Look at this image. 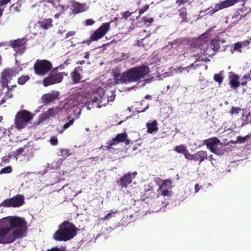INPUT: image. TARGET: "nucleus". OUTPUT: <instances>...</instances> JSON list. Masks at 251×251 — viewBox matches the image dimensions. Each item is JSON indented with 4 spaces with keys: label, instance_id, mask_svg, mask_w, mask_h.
I'll return each instance as SVG.
<instances>
[{
    "label": "nucleus",
    "instance_id": "58836bf2",
    "mask_svg": "<svg viewBox=\"0 0 251 251\" xmlns=\"http://www.w3.org/2000/svg\"><path fill=\"white\" fill-rule=\"evenodd\" d=\"M214 79L216 82H218L220 84L223 82V77L221 75L216 74L214 76Z\"/></svg>",
    "mask_w": 251,
    "mask_h": 251
},
{
    "label": "nucleus",
    "instance_id": "bb28decb",
    "mask_svg": "<svg viewBox=\"0 0 251 251\" xmlns=\"http://www.w3.org/2000/svg\"><path fill=\"white\" fill-rule=\"evenodd\" d=\"M27 231L28 228L18 227V234H17V239H22L24 237H26L27 234Z\"/></svg>",
    "mask_w": 251,
    "mask_h": 251
},
{
    "label": "nucleus",
    "instance_id": "a18cd8bd",
    "mask_svg": "<svg viewBox=\"0 0 251 251\" xmlns=\"http://www.w3.org/2000/svg\"><path fill=\"white\" fill-rule=\"evenodd\" d=\"M50 142L52 145H56L58 144L57 138L55 136H52L50 139Z\"/></svg>",
    "mask_w": 251,
    "mask_h": 251
},
{
    "label": "nucleus",
    "instance_id": "f8f14e48",
    "mask_svg": "<svg viewBox=\"0 0 251 251\" xmlns=\"http://www.w3.org/2000/svg\"><path fill=\"white\" fill-rule=\"evenodd\" d=\"M15 71L14 69H6L4 70L1 74V81L3 84H7L12 77L14 76Z\"/></svg>",
    "mask_w": 251,
    "mask_h": 251
},
{
    "label": "nucleus",
    "instance_id": "1a4fd4ad",
    "mask_svg": "<svg viewBox=\"0 0 251 251\" xmlns=\"http://www.w3.org/2000/svg\"><path fill=\"white\" fill-rule=\"evenodd\" d=\"M98 93L101 94V96H100V103H98V107L99 108L101 107L102 106H105L106 103L109 101H113L116 97V95L112 92H109L110 95L107 94V93L104 91L103 89L99 88L97 90Z\"/></svg>",
    "mask_w": 251,
    "mask_h": 251
},
{
    "label": "nucleus",
    "instance_id": "bf43d9fd",
    "mask_svg": "<svg viewBox=\"0 0 251 251\" xmlns=\"http://www.w3.org/2000/svg\"><path fill=\"white\" fill-rule=\"evenodd\" d=\"M248 136H246V137H241V136H238L237 137V139L238 141L241 142H244L247 138Z\"/></svg>",
    "mask_w": 251,
    "mask_h": 251
},
{
    "label": "nucleus",
    "instance_id": "9b49d317",
    "mask_svg": "<svg viewBox=\"0 0 251 251\" xmlns=\"http://www.w3.org/2000/svg\"><path fill=\"white\" fill-rule=\"evenodd\" d=\"M127 71L121 74L119 71L115 70L112 73V75L114 77V82L116 84L125 83L128 82Z\"/></svg>",
    "mask_w": 251,
    "mask_h": 251
},
{
    "label": "nucleus",
    "instance_id": "4be33fe9",
    "mask_svg": "<svg viewBox=\"0 0 251 251\" xmlns=\"http://www.w3.org/2000/svg\"><path fill=\"white\" fill-rule=\"evenodd\" d=\"M147 131L149 133H152L156 132L158 130L157 127V122L156 120L153 121L152 122H148L147 125Z\"/></svg>",
    "mask_w": 251,
    "mask_h": 251
},
{
    "label": "nucleus",
    "instance_id": "a878e982",
    "mask_svg": "<svg viewBox=\"0 0 251 251\" xmlns=\"http://www.w3.org/2000/svg\"><path fill=\"white\" fill-rule=\"evenodd\" d=\"M28 228L27 222L24 218L17 216V228Z\"/></svg>",
    "mask_w": 251,
    "mask_h": 251
},
{
    "label": "nucleus",
    "instance_id": "0e129e2a",
    "mask_svg": "<svg viewBox=\"0 0 251 251\" xmlns=\"http://www.w3.org/2000/svg\"><path fill=\"white\" fill-rule=\"evenodd\" d=\"M24 150L22 148H20L17 150V156L23 151Z\"/></svg>",
    "mask_w": 251,
    "mask_h": 251
},
{
    "label": "nucleus",
    "instance_id": "864d4df0",
    "mask_svg": "<svg viewBox=\"0 0 251 251\" xmlns=\"http://www.w3.org/2000/svg\"><path fill=\"white\" fill-rule=\"evenodd\" d=\"M60 153L62 156H68L69 151L66 149H62L60 150Z\"/></svg>",
    "mask_w": 251,
    "mask_h": 251
},
{
    "label": "nucleus",
    "instance_id": "412c9836",
    "mask_svg": "<svg viewBox=\"0 0 251 251\" xmlns=\"http://www.w3.org/2000/svg\"><path fill=\"white\" fill-rule=\"evenodd\" d=\"M220 39L219 37L212 39L209 44L210 48L214 51H218L220 48Z\"/></svg>",
    "mask_w": 251,
    "mask_h": 251
},
{
    "label": "nucleus",
    "instance_id": "f257e3e1",
    "mask_svg": "<svg viewBox=\"0 0 251 251\" xmlns=\"http://www.w3.org/2000/svg\"><path fill=\"white\" fill-rule=\"evenodd\" d=\"M16 217H7L0 220V243L12 242L16 239Z\"/></svg>",
    "mask_w": 251,
    "mask_h": 251
},
{
    "label": "nucleus",
    "instance_id": "f704fd0d",
    "mask_svg": "<svg viewBox=\"0 0 251 251\" xmlns=\"http://www.w3.org/2000/svg\"><path fill=\"white\" fill-rule=\"evenodd\" d=\"M145 194L147 196V197L148 198H151V199L154 198L156 196V193L153 191L152 189H148L146 191Z\"/></svg>",
    "mask_w": 251,
    "mask_h": 251
},
{
    "label": "nucleus",
    "instance_id": "c85d7f7f",
    "mask_svg": "<svg viewBox=\"0 0 251 251\" xmlns=\"http://www.w3.org/2000/svg\"><path fill=\"white\" fill-rule=\"evenodd\" d=\"M187 150V147L184 145L176 146L174 149V151L177 153H183V154Z\"/></svg>",
    "mask_w": 251,
    "mask_h": 251
},
{
    "label": "nucleus",
    "instance_id": "20e7f679",
    "mask_svg": "<svg viewBox=\"0 0 251 251\" xmlns=\"http://www.w3.org/2000/svg\"><path fill=\"white\" fill-rule=\"evenodd\" d=\"M110 29V22L102 23V25L97 29L90 38L83 43H86L89 45L92 42L97 41L103 38Z\"/></svg>",
    "mask_w": 251,
    "mask_h": 251
},
{
    "label": "nucleus",
    "instance_id": "39448f33",
    "mask_svg": "<svg viewBox=\"0 0 251 251\" xmlns=\"http://www.w3.org/2000/svg\"><path fill=\"white\" fill-rule=\"evenodd\" d=\"M65 73L58 72V68L56 67L52 70L49 75L45 77L43 80V84L45 87L61 82L63 79V74ZM67 75V74H65Z\"/></svg>",
    "mask_w": 251,
    "mask_h": 251
},
{
    "label": "nucleus",
    "instance_id": "6e6d98bb",
    "mask_svg": "<svg viewBox=\"0 0 251 251\" xmlns=\"http://www.w3.org/2000/svg\"><path fill=\"white\" fill-rule=\"evenodd\" d=\"M75 33V31H71L68 32L65 37V39H68L70 36H73Z\"/></svg>",
    "mask_w": 251,
    "mask_h": 251
},
{
    "label": "nucleus",
    "instance_id": "f03ea898",
    "mask_svg": "<svg viewBox=\"0 0 251 251\" xmlns=\"http://www.w3.org/2000/svg\"><path fill=\"white\" fill-rule=\"evenodd\" d=\"M79 230L72 223L65 221L59 225L53 238L58 241H67L74 238Z\"/></svg>",
    "mask_w": 251,
    "mask_h": 251
},
{
    "label": "nucleus",
    "instance_id": "dca6fc26",
    "mask_svg": "<svg viewBox=\"0 0 251 251\" xmlns=\"http://www.w3.org/2000/svg\"><path fill=\"white\" fill-rule=\"evenodd\" d=\"M57 98V96L53 93H47L42 97V101L44 103H49L53 101Z\"/></svg>",
    "mask_w": 251,
    "mask_h": 251
},
{
    "label": "nucleus",
    "instance_id": "a19ab883",
    "mask_svg": "<svg viewBox=\"0 0 251 251\" xmlns=\"http://www.w3.org/2000/svg\"><path fill=\"white\" fill-rule=\"evenodd\" d=\"M49 118V117H48L47 114H46V113L41 114L40 115L39 118L38 123H40L43 122L44 121L46 120L47 119H48Z\"/></svg>",
    "mask_w": 251,
    "mask_h": 251
},
{
    "label": "nucleus",
    "instance_id": "423d86ee",
    "mask_svg": "<svg viewBox=\"0 0 251 251\" xmlns=\"http://www.w3.org/2000/svg\"><path fill=\"white\" fill-rule=\"evenodd\" d=\"M52 66L50 62L47 60L38 59L33 68L35 74L39 76H44L50 72Z\"/></svg>",
    "mask_w": 251,
    "mask_h": 251
},
{
    "label": "nucleus",
    "instance_id": "c03bdc74",
    "mask_svg": "<svg viewBox=\"0 0 251 251\" xmlns=\"http://www.w3.org/2000/svg\"><path fill=\"white\" fill-rule=\"evenodd\" d=\"M74 119L70 120L69 122H67L64 126H63V129H66L69 127L71 125H73L74 123Z\"/></svg>",
    "mask_w": 251,
    "mask_h": 251
},
{
    "label": "nucleus",
    "instance_id": "8fccbe9b",
    "mask_svg": "<svg viewBox=\"0 0 251 251\" xmlns=\"http://www.w3.org/2000/svg\"><path fill=\"white\" fill-rule=\"evenodd\" d=\"M99 94V97L94 96L93 97H92L91 99L93 102H98L99 101L100 103V96H101V94Z\"/></svg>",
    "mask_w": 251,
    "mask_h": 251
},
{
    "label": "nucleus",
    "instance_id": "ea45409f",
    "mask_svg": "<svg viewBox=\"0 0 251 251\" xmlns=\"http://www.w3.org/2000/svg\"><path fill=\"white\" fill-rule=\"evenodd\" d=\"M11 171H12V169H11V167L7 166L6 167H5V168L2 169L0 171V174L9 173L11 172Z\"/></svg>",
    "mask_w": 251,
    "mask_h": 251
},
{
    "label": "nucleus",
    "instance_id": "c756f323",
    "mask_svg": "<svg viewBox=\"0 0 251 251\" xmlns=\"http://www.w3.org/2000/svg\"><path fill=\"white\" fill-rule=\"evenodd\" d=\"M118 211L115 210L114 211L111 210L110 212H108L106 215H105L104 217L102 218L103 221H105L107 220H109L111 219L112 217H115V214L117 213Z\"/></svg>",
    "mask_w": 251,
    "mask_h": 251
},
{
    "label": "nucleus",
    "instance_id": "2eb2a0df",
    "mask_svg": "<svg viewBox=\"0 0 251 251\" xmlns=\"http://www.w3.org/2000/svg\"><path fill=\"white\" fill-rule=\"evenodd\" d=\"M27 39L25 38L17 39V54H22L26 49Z\"/></svg>",
    "mask_w": 251,
    "mask_h": 251
},
{
    "label": "nucleus",
    "instance_id": "e2e57ef3",
    "mask_svg": "<svg viewBox=\"0 0 251 251\" xmlns=\"http://www.w3.org/2000/svg\"><path fill=\"white\" fill-rule=\"evenodd\" d=\"M182 69H183V67H178V68H176V71L177 73H181L184 71V70H182Z\"/></svg>",
    "mask_w": 251,
    "mask_h": 251
},
{
    "label": "nucleus",
    "instance_id": "052dcab7",
    "mask_svg": "<svg viewBox=\"0 0 251 251\" xmlns=\"http://www.w3.org/2000/svg\"><path fill=\"white\" fill-rule=\"evenodd\" d=\"M66 32V30L63 29H59L57 31V34L60 35H62Z\"/></svg>",
    "mask_w": 251,
    "mask_h": 251
},
{
    "label": "nucleus",
    "instance_id": "ddd939ff",
    "mask_svg": "<svg viewBox=\"0 0 251 251\" xmlns=\"http://www.w3.org/2000/svg\"><path fill=\"white\" fill-rule=\"evenodd\" d=\"M83 72V69L81 67L77 66L75 67L74 71L71 73V75L72 79L73 82L74 84H76L79 82L82 78L81 73Z\"/></svg>",
    "mask_w": 251,
    "mask_h": 251
},
{
    "label": "nucleus",
    "instance_id": "3c124183",
    "mask_svg": "<svg viewBox=\"0 0 251 251\" xmlns=\"http://www.w3.org/2000/svg\"><path fill=\"white\" fill-rule=\"evenodd\" d=\"M54 114V110L53 108H49L46 113V114L50 117L51 116H53Z\"/></svg>",
    "mask_w": 251,
    "mask_h": 251
},
{
    "label": "nucleus",
    "instance_id": "69168bd1",
    "mask_svg": "<svg viewBox=\"0 0 251 251\" xmlns=\"http://www.w3.org/2000/svg\"><path fill=\"white\" fill-rule=\"evenodd\" d=\"M196 153H194V154H191V160H194L195 161H196Z\"/></svg>",
    "mask_w": 251,
    "mask_h": 251
},
{
    "label": "nucleus",
    "instance_id": "2f4dec72",
    "mask_svg": "<svg viewBox=\"0 0 251 251\" xmlns=\"http://www.w3.org/2000/svg\"><path fill=\"white\" fill-rule=\"evenodd\" d=\"M24 203V197L21 195H17V207L21 206Z\"/></svg>",
    "mask_w": 251,
    "mask_h": 251
},
{
    "label": "nucleus",
    "instance_id": "37998d69",
    "mask_svg": "<svg viewBox=\"0 0 251 251\" xmlns=\"http://www.w3.org/2000/svg\"><path fill=\"white\" fill-rule=\"evenodd\" d=\"M158 193H160L161 196L165 197L168 196L170 192L169 191L168 189H162V190H158Z\"/></svg>",
    "mask_w": 251,
    "mask_h": 251
},
{
    "label": "nucleus",
    "instance_id": "5fc2aeb1",
    "mask_svg": "<svg viewBox=\"0 0 251 251\" xmlns=\"http://www.w3.org/2000/svg\"><path fill=\"white\" fill-rule=\"evenodd\" d=\"M184 157L186 159L188 160L191 159V153H190L188 150H187L186 152L184 153Z\"/></svg>",
    "mask_w": 251,
    "mask_h": 251
},
{
    "label": "nucleus",
    "instance_id": "a211bd4d",
    "mask_svg": "<svg viewBox=\"0 0 251 251\" xmlns=\"http://www.w3.org/2000/svg\"><path fill=\"white\" fill-rule=\"evenodd\" d=\"M238 1V0H226L216 4L219 9L221 10L232 6Z\"/></svg>",
    "mask_w": 251,
    "mask_h": 251
},
{
    "label": "nucleus",
    "instance_id": "7c9ffc66",
    "mask_svg": "<svg viewBox=\"0 0 251 251\" xmlns=\"http://www.w3.org/2000/svg\"><path fill=\"white\" fill-rule=\"evenodd\" d=\"M243 13V11L242 9H239L236 12L234 13L233 16H232V19H237L238 20H241L243 18L245 17L243 14H241V13Z\"/></svg>",
    "mask_w": 251,
    "mask_h": 251
},
{
    "label": "nucleus",
    "instance_id": "4c0bfd02",
    "mask_svg": "<svg viewBox=\"0 0 251 251\" xmlns=\"http://www.w3.org/2000/svg\"><path fill=\"white\" fill-rule=\"evenodd\" d=\"M243 44H242L241 42H237L235 43L234 45V47L233 49H231V51L232 52H233L234 51L238 50L240 52H241V48Z\"/></svg>",
    "mask_w": 251,
    "mask_h": 251
},
{
    "label": "nucleus",
    "instance_id": "603ef678",
    "mask_svg": "<svg viewBox=\"0 0 251 251\" xmlns=\"http://www.w3.org/2000/svg\"><path fill=\"white\" fill-rule=\"evenodd\" d=\"M132 13L128 11H126L124 12L122 18L125 19V20H127L128 17H129L131 15Z\"/></svg>",
    "mask_w": 251,
    "mask_h": 251
},
{
    "label": "nucleus",
    "instance_id": "79ce46f5",
    "mask_svg": "<svg viewBox=\"0 0 251 251\" xmlns=\"http://www.w3.org/2000/svg\"><path fill=\"white\" fill-rule=\"evenodd\" d=\"M95 23V21L92 19H87L85 21V25L86 26H90L93 25Z\"/></svg>",
    "mask_w": 251,
    "mask_h": 251
},
{
    "label": "nucleus",
    "instance_id": "e433bc0d",
    "mask_svg": "<svg viewBox=\"0 0 251 251\" xmlns=\"http://www.w3.org/2000/svg\"><path fill=\"white\" fill-rule=\"evenodd\" d=\"M66 247L65 246H60L59 248L58 247H52L50 249H48L47 251H66Z\"/></svg>",
    "mask_w": 251,
    "mask_h": 251
},
{
    "label": "nucleus",
    "instance_id": "473e14b6",
    "mask_svg": "<svg viewBox=\"0 0 251 251\" xmlns=\"http://www.w3.org/2000/svg\"><path fill=\"white\" fill-rule=\"evenodd\" d=\"M30 77L28 75H22L18 78V82L20 85L24 84L29 79Z\"/></svg>",
    "mask_w": 251,
    "mask_h": 251
},
{
    "label": "nucleus",
    "instance_id": "4d7b16f0",
    "mask_svg": "<svg viewBox=\"0 0 251 251\" xmlns=\"http://www.w3.org/2000/svg\"><path fill=\"white\" fill-rule=\"evenodd\" d=\"M11 0H0V7L7 4Z\"/></svg>",
    "mask_w": 251,
    "mask_h": 251
},
{
    "label": "nucleus",
    "instance_id": "cd10ccee",
    "mask_svg": "<svg viewBox=\"0 0 251 251\" xmlns=\"http://www.w3.org/2000/svg\"><path fill=\"white\" fill-rule=\"evenodd\" d=\"M172 182L169 179L164 180L161 184L160 185L159 190H162V189H169L171 188Z\"/></svg>",
    "mask_w": 251,
    "mask_h": 251
},
{
    "label": "nucleus",
    "instance_id": "0eeeda50",
    "mask_svg": "<svg viewBox=\"0 0 251 251\" xmlns=\"http://www.w3.org/2000/svg\"><path fill=\"white\" fill-rule=\"evenodd\" d=\"M32 118L33 115L30 112L26 110L19 111L17 113V128L19 129L25 127Z\"/></svg>",
    "mask_w": 251,
    "mask_h": 251
},
{
    "label": "nucleus",
    "instance_id": "de8ad7c7",
    "mask_svg": "<svg viewBox=\"0 0 251 251\" xmlns=\"http://www.w3.org/2000/svg\"><path fill=\"white\" fill-rule=\"evenodd\" d=\"M149 8V5L147 4L145 5L142 8H141L139 10V14L141 15L143 13H144L146 11H147Z\"/></svg>",
    "mask_w": 251,
    "mask_h": 251
},
{
    "label": "nucleus",
    "instance_id": "72a5a7b5",
    "mask_svg": "<svg viewBox=\"0 0 251 251\" xmlns=\"http://www.w3.org/2000/svg\"><path fill=\"white\" fill-rule=\"evenodd\" d=\"M241 85L245 86L247 84L248 81H251V76L248 75H245L241 79Z\"/></svg>",
    "mask_w": 251,
    "mask_h": 251
},
{
    "label": "nucleus",
    "instance_id": "aec40b11",
    "mask_svg": "<svg viewBox=\"0 0 251 251\" xmlns=\"http://www.w3.org/2000/svg\"><path fill=\"white\" fill-rule=\"evenodd\" d=\"M0 206L5 207H16V197L4 200L0 203Z\"/></svg>",
    "mask_w": 251,
    "mask_h": 251
},
{
    "label": "nucleus",
    "instance_id": "338daca9",
    "mask_svg": "<svg viewBox=\"0 0 251 251\" xmlns=\"http://www.w3.org/2000/svg\"><path fill=\"white\" fill-rule=\"evenodd\" d=\"M195 192H197L199 191L200 190V188H199V184H197L195 185Z\"/></svg>",
    "mask_w": 251,
    "mask_h": 251
},
{
    "label": "nucleus",
    "instance_id": "5701e85b",
    "mask_svg": "<svg viewBox=\"0 0 251 251\" xmlns=\"http://www.w3.org/2000/svg\"><path fill=\"white\" fill-rule=\"evenodd\" d=\"M196 161H199L200 164L205 159L207 158V153L206 151H200L196 153Z\"/></svg>",
    "mask_w": 251,
    "mask_h": 251
},
{
    "label": "nucleus",
    "instance_id": "393cba45",
    "mask_svg": "<svg viewBox=\"0 0 251 251\" xmlns=\"http://www.w3.org/2000/svg\"><path fill=\"white\" fill-rule=\"evenodd\" d=\"M179 16L182 18L181 23H187L188 22L187 20V9L185 7H182L178 10Z\"/></svg>",
    "mask_w": 251,
    "mask_h": 251
},
{
    "label": "nucleus",
    "instance_id": "c9c22d12",
    "mask_svg": "<svg viewBox=\"0 0 251 251\" xmlns=\"http://www.w3.org/2000/svg\"><path fill=\"white\" fill-rule=\"evenodd\" d=\"M241 111V108L239 107H234L232 106L231 108V109L229 111L228 113H230V114L231 116H233L234 114H238L240 111Z\"/></svg>",
    "mask_w": 251,
    "mask_h": 251
},
{
    "label": "nucleus",
    "instance_id": "6ab92c4d",
    "mask_svg": "<svg viewBox=\"0 0 251 251\" xmlns=\"http://www.w3.org/2000/svg\"><path fill=\"white\" fill-rule=\"evenodd\" d=\"M53 20L51 18L45 19L42 21L38 22V23L40 27L43 29H48L52 26Z\"/></svg>",
    "mask_w": 251,
    "mask_h": 251
},
{
    "label": "nucleus",
    "instance_id": "680f3d73",
    "mask_svg": "<svg viewBox=\"0 0 251 251\" xmlns=\"http://www.w3.org/2000/svg\"><path fill=\"white\" fill-rule=\"evenodd\" d=\"M111 143V141H108L107 143V145L105 146V148L107 150H110L111 149H112V146L113 145H110V144Z\"/></svg>",
    "mask_w": 251,
    "mask_h": 251
},
{
    "label": "nucleus",
    "instance_id": "9d476101",
    "mask_svg": "<svg viewBox=\"0 0 251 251\" xmlns=\"http://www.w3.org/2000/svg\"><path fill=\"white\" fill-rule=\"evenodd\" d=\"M137 174L136 172H134L132 173H128L124 175L117 181V185L122 188H127L128 185L132 182L133 178H135Z\"/></svg>",
    "mask_w": 251,
    "mask_h": 251
},
{
    "label": "nucleus",
    "instance_id": "7ed1b4c3",
    "mask_svg": "<svg viewBox=\"0 0 251 251\" xmlns=\"http://www.w3.org/2000/svg\"><path fill=\"white\" fill-rule=\"evenodd\" d=\"M150 72V68L144 64L132 68L127 71L128 82L138 81L147 75Z\"/></svg>",
    "mask_w": 251,
    "mask_h": 251
},
{
    "label": "nucleus",
    "instance_id": "4468645a",
    "mask_svg": "<svg viewBox=\"0 0 251 251\" xmlns=\"http://www.w3.org/2000/svg\"><path fill=\"white\" fill-rule=\"evenodd\" d=\"M229 85L231 88L235 89L239 87L240 83L239 81V77L237 75L234 74L233 72L229 73Z\"/></svg>",
    "mask_w": 251,
    "mask_h": 251
},
{
    "label": "nucleus",
    "instance_id": "774afa93",
    "mask_svg": "<svg viewBox=\"0 0 251 251\" xmlns=\"http://www.w3.org/2000/svg\"><path fill=\"white\" fill-rule=\"evenodd\" d=\"M130 142H131V141H130L129 139H127V138H126V140H125V141H124V142H125V144H126V145H129V144H130Z\"/></svg>",
    "mask_w": 251,
    "mask_h": 251
},
{
    "label": "nucleus",
    "instance_id": "09e8293b",
    "mask_svg": "<svg viewBox=\"0 0 251 251\" xmlns=\"http://www.w3.org/2000/svg\"><path fill=\"white\" fill-rule=\"evenodd\" d=\"M220 10L217 5V4H215L214 6V8H213L212 9L210 10L208 12V13L210 15H212L214 13H216L218 11Z\"/></svg>",
    "mask_w": 251,
    "mask_h": 251
},
{
    "label": "nucleus",
    "instance_id": "6e6552de",
    "mask_svg": "<svg viewBox=\"0 0 251 251\" xmlns=\"http://www.w3.org/2000/svg\"><path fill=\"white\" fill-rule=\"evenodd\" d=\"M203 145H206L207 148L215 154H219L221 152L218 146H221L222 143L217 137L210 138L204 140L203 141Z\"/></svg>",
    "mask_w": 251,
    "mask_h": 251
},
{
    "label": "nucleus",
    "instance_id": "13d9d810",
    "mask_svg": "<svg viewBox=\"0 0 251 251\" xmlns=\"http://www.w3.org/2000/svg\"><path fill=\"white\" fill-rule=\"evenodd\" d=\"M9 45L12 48H15L16 47V40L10 41Z\"/></svg>",
    "mask_w": 251,
    "mask_h": 251
},
{
    "label": "nucleus",
    "instance_id": "49530a36",
    "mask_svg": "<svg viewBox=\"0 0 251 251\" xmlns=\"http://www.w3.org/2000/svg\"><path fill=\"white\" fill-rule=\"evenodd\" d=\"M189 1V0H176V3L178 6L185 4Z\"/></svg>",
    "mask_w": 251,
    "mask_h": 251
},
{
    "label": "nucleus",
    "instance_id": "f3484780",
    "mask_svg": "<svg viewBox=\"0 0 251 251\" xmlns=\"http://www.w3.org/2000/svg\"><path fill=\"white\" fill-rule=\"evenodd\" d=\"M127 138V135L125 132L123 133H122L118 134L116 137L111 140V143L110 144V145H115L119 144V143L124 142Z\"/></svg>",
    "mask_w": 251,
    "mask_h": 251
},
{
    "label": "nucleus",
    "instance_id": "b1692460",
    "mask_svg": "<svg viewBox=\"0 0 251 251\" xmlns=\"http://www.w3.org/2000/svg\"><path fill=\"white\" fill-rule=\"evenodd\" d=\"M73 11L75 13H81L85 11V4H81L78 2H75L73 4Z\"/></svg>",
    "mask_w": 251,
    "mask_h": 251
}]
</instances>
